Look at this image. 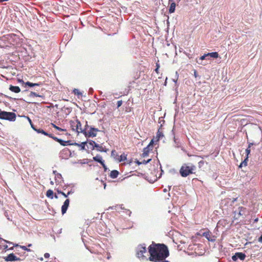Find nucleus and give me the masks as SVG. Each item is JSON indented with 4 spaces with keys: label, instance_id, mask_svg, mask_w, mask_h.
Returning a JSON list of instances; mask_svg holds the SVG:
<instances>
[{
    "label": "nucleus",
    "instance_id": "f257e3e1",
    "mask_svg": "<svg viewBox=\"0 0 262 262\" xmlns=\"http://www.w3.org/2000/svg\"><path fill=\"white\" fill-rule=\"evenodd\" d=\"M148 249L150 254L148 259L152 262H160L169 255L167 247L163 244H156L152 242Z\"/></svg>",
    "mask_w": 262,
    "mask_h": 262
},
{
    "label": "nucleus",
    "instance_id": "f03ea898",
    "mask_svg": "<svg viewBox=\"0 0 262 262\" xmlns=\"http://www.w3.org/2000/svg\"><path fill=\"white\" fill-rule=\"evenodd\" d=\"M196 166L191 163L184 164L180 169V173L183 177H186L190 174L195 173Z\"/></svg>",
    "mask_w": 262,
    "mask_h": 262
},
{
    "label": "nucleus",
    "instance_id": "7ed1b4c3",
    "mask_svg": "<svg viewBox=\"0 0 262 262\" xmlns=\"http://www.w3.org/2000/svg\"><path fill=\"white\" fill-rule=\"evenodd\" d=\"M147 253V250L145 244L139 245L136 249V255L141 260H147V257L144 254Z\"/></svg>",
    "mask_w": 262,
    "mask_h": 262
},
{
    "label": "nucleus",
    "instance_id": "20e7f679",
    "mask_svg": "<svg viewBox=\"0 0 262 262\" xmlns=\"http://www.w3.org/2000/svg\"><path fill=\"white\" fill-rule=\"evenodd\" d=\"M98 132H99V130L98 128L89 126L88 125V122L86 121L83 133V134L86 137H95L97 136Z\"/></svg>",
    "mask_w": 262,
    "mask_h": 262
},
{
    "label": "nucleus",
    "instance_id": "39448f33",
    "mask_svg": "<svg viewBox=\"0 0 262 262\" xmlns=\"http://www.w3.org/2000/svg\"><path fill=\"white\" fill-rule=\"evenodd\" d=\"M248 213L249 211L246 208L243 206L239 207L233 212V219L235 220H239L241 218L244 219Z\"/></svg>",
    "mask_w": 262,
    "mask_h": 262
},
{
    "label": "nucleus",
    "instance_id": "423d86ee",
    "mask_svg": "<svg viewBox=\"0 0 262 262\" xmlns=\"http://www.w3.org/2000/svg\"><path fill=\"white\" fill-rule=\"evenodd\" d=\"M70 125L72 129L77 133H84V128L81 127V123L78 119L70 121Z\"/></svg>",
    "mask_w": 262,
    "mask_h": 262
},
{
    "label": "nucleus",
    "instance_id": "0eeeda50",
    "mask_svg": "<svg viewBox=\"0 0 262 262\" xmlns=\"http://www.w3.org/2000/svg\"><path fill=\"white\" fill-rule=\"evenodd\" d=\"M0 119L14 121L16 119V115L14 113L0 111Z\"/></svg>",
    "mask_w": 262,
    "mask_h": 262
},
{
    "label": "nucleus",
    "instance_id": "6e6552de",
    "mask_svg": "<svg viewBox=\"0 0 262 262\" xmlns=\"http://www.w3.org/2000/svg\"><path fill=\"white\" fill-rule=\"evenodd\" d=\"M203 236L205 237L209 241L214 242L215 241V236L213 235L212 233L208 230L203 233Z\"/></svg>",
    "mask_w": 262,
    "mask_h": 262
},
{
    "label": "nucleus",
    "instance_id": "1a4fd4ad",
    "mask_svg": "<svg viewBox=\"0 0 262 262\" xmlns=\"http://www.w3.org/2000/svg\"><path fill=\"white\" fill-rule=\"evenodd\" d=\"M246 257V255L242 252H237L235 255H233L232 259L233 261H236L238 258L241 260H244Z\"/></svg>",
    "mask_w": 262,
    "mask_h": 262
},
{
    "label": "nucleus",
    "instance_id": "9d476101",
    "mask_svg": "<svg viewBox=\"0 0 262 262\" xmlns=\"http://www.w3.org/2000/svg\"><path fill=\"white\" fill-rule=\"evenodd\" d=\"M6 261H13L19 260V258L16 256L13 253L9 254L4 258Z\"/></svg>",
    "mask_w": 262,
    "mask_h": 262
},
{
    "label": "nucleus",
    "instance_id": "9b49d317",
    "mask_svg": "<svg viewBox=\"0 0 262 262\" xmlns=\"http://www.w3.org/2000/svg\"><path fill=\"white\" fill-rule=\"evenodd\" d=\"M51 138H52L55 141L58 142L61 145L66 146L67 145V144H70V141H63L54 136L53 135H52Z\"/></svg>",
    "mask_w": 262,
    "mask_h": 262
},
{
    "label": "nucleus",
    "instance_id": "f8f14e48",
    "mask_svg": "<svg viewBox=\"0 0 262 262\" xmlns=\"http://www.w3.org/2000/svg\"><path fill=\"white\" fill-rule=\"evenodd\" d=\"M93 160L95 161L99 162L104 168H106L104 161L102 160V157L100 155H97L96 156L93 157Z\"/></svg>",
    "mask_w": 262,
    "mask_h": 262
},
{
    "label": "nucleus",
    "instance_id": "ddd939ff",
    "mask_svg": "<svg viewBox=\"0 0 262 262\" xmlns=\"http://www.w3.org/2000/svg\"><path fill=\"white\" fill-rule=\"evenodd\" d=\"M201 158L200 156H193L192 160L194 162L198 161V166L200 168H202L203 165L205 163V161L203 160L199 161V159Z\"/></svg>",
    "mask_w": 262,
    "mask_h": 262
},
{
    "label": "nucleus",
    "instance_id": "4468645a",
    "mask_svg": "<svg viewBox=\"0 0 262 262\" xmlns=\"http://www.w3.org/2000/svg\"><path fill=\"white\" fill-rule=\"evenodd\" d=\"M69 203L70 200L69 199H67L63 203V204L61 207V212L62 214H64L66 212L69 207Z\"/></svg>",
    "mask_w": 262,
    "mask_h": 262
},
{
    "label": "nucleus",
    "instance_id": "2eb2a0df",
    "mask_svg": "<svg viewBox=\"0 0 262 262\" xmlns=\"http://www.w3.org/2000/svg\"><path fill=\"white\" fill-rule=\"evenodd\" d=\"M31 126H32V127L33 128V129L34 130H35L36 132H37L38 133H41V134H43L45 136H48L50 138H51L53 134H48V133H47L46 132H45V130H43L41 128H39V129H36L35 127H34L33 126V125L31 124Z\"/></svg>",
    "mask_w": 262,
    "mask_h": 262
},
{
    "label": "nucleus",
    "instance_id": "dca6fc26",
    "mask_svg": "<svg viewBox=\"0 0 262 262\" xmlns=\"http://www.w3.org/2000/svg\"><path fill=\"white\" fill-rule=\"evenodd\" d=\"M94 143V147L96 148L97 150L100 152H107L108 150L107 149L105 148L102 145H100L95 143V142L93 141Z\"/></svg>",
    "mask_w": 262,
    "mask_h": 262
},
{
    "label": "nucleus",
    "instance_id": "f3484780",
    "mask_svg": "<svg viewBox=\"0 0 262 262\" xmlns=\"http://www.w3.org/2000/svg\"><path fill=\"white\" fill-rule=\"evenodd\" d=\"M152 150V148L150 147L149 146H147L146 147L144 148L142 153L143 157H145L148 156L149 151Z\"/></svg>",
    "mask_w": 262,
    "mask_h": 262
},
{
    "label": "nucleus",
    "instance_id": "a211bd4d",
    "mask_svg": "<svg viewBox=\"0 0 262 262\" xmlns=\"http://www.w3.org/2000/svg\"><path fill=\"white\" fill-rule=\"evenodd\" d=\"M248 147L246 149V158H249V155H250V152H251V147L253 145H256V144L251 143V142H248Z\"/></svg>",
    "mask_w": 262,
    "mask_h": 262
},
{
    "label": "nucleus",
    "instance_id": "6ab92c4d",
    "mask_svg": "<svg viewBox=\"0 0 262 262\" xmlns=\"http://www.w3.org/2000/svg\"><path fill=\"white\" fill-rule=\"evenodd\" d=\"M9 90L14 93H18L20 92V89L18 86H13L12 85H10Z\"/></svg>",
    "mask_w": 262,
    "mask_h": 262
},
{
    "label": "nucleus",
    "instance_id": "aec40b11",
    "mask_svg": "<svg viewBox=\"0 0 262 262\" xmlns=\"http://www.w3.org/2000/svg\"><path fill=\"white\" fill-rule=\"evenodd\" d=\"M176 6V5L175 2H172L170 4V6L168 10V12L169 13H172L174 12Z\"/></svg>",
    "mask_w": 262,
    "mask_h": 262
},
{
    "label": "nucleus",
    "instance_id": "412c9836",
    "mask_svg": "<svg viewBox=\"0 0 262 262\" xmlns=\"http://www.w3.org/2000/svg\"><path fill=\"white\" fill-rule=\"evenodd\" d=\"M25 84L26 86H29L30 87H32V86H40L42 84L41 82H39V83H32V82H31L30 81H27L25 83Z\"/></svg>",
    "mask_w": 262,
    "mask_h": 262
},
{
    "label": "nucleus",
    "instance_id": "4be33fe9",
    "mask_svg": "<svg viewBox=\"0 0 262 262\" xmlns=\"http://www.w3.org/2000/svg\"><path fill=\"white\" fill-rule=\"evenodd\" d=\"M119 175V172L116 170H112L110 174L111 178L113 179L116 178Z\"/></svg>",
    "mask_w": 262,
    "mask_h": 262
},
{
    "label": "nucleus",
    "instance_id": "5701e85b",
    "mask_svg": "<svg viewBox=\"0 0 262 262\" xmlns=\"http://www.w3.org/2000/svg\"><path fill=\"white\" fill-rule=\"evenodd\" d=\"M163 137V134L162 133V132L161 130V129L159 128L157 133V135H156V141H158L159 140V139Z\"/></svg>",
    "mask_w": 262,
    "mask_h": 262
},
{
    "label": "nucleus",
    "instance_id": "b1692460",
    "mask_svg": "<svg viewBox=\"0 0 262 262\" xmlns=\"http://www.w3.org/2000/svg\"><path fill=\"white\" fill-rule=\"evenodd\" d=\"M111 156L113 157L115 160L116 161L119 159V155L117 154V151L115 150H112L111 152Z\"/></svg>",
    "mask_w": 262,
    "mask_h": 262
},
{
    "label": "nucleus",
    "instance_id": "393cba45",
    "mask_svg": "<svg viewBox=\"0 0 262 262\" xmlns=\"http://www.w3.org/2000/svg\"><path fill=\"white\" fill-rule=\"evenodd\" d=\"M206 55H207L208 56L212 57L213 58H217L219 57V54L216 52L208 53L206 54Z\"/></svg>",
    "mask_w": 262,
    "mask_h": 262
},
{
    "label": "nucleus",
    "instance_id": "a878e982",
    "mask_svg": "<svg viewBox=\"0 0 262 262\" xmlns=\"http://www.w3.org/2000/svg\"><path fill=\"white\" fill-rule=\"evenodd\" d=\"M126 156L127 155H125L124 153L122 154L121 156H119V159L118 160L117 162H120L122 161H124L126 160Z\"/></svg>",
    "mask_w": 262,
    "mask_h": 262
},
{
    "label": "nucleus",
    "instance_id": "bb28decb",
    "mask_svg": "<svg viewBox=\"0 0 262 262\" xmlns=\"http://www.w3.org/2000/svg\"><path fill=\"white\" fill-rule=\"evenodd\" d=\"M53 194H54L53 191V190H52L51 189H49L47 191L46 195H47V197H48L49 198L53 199Z\"/></svg>",
    "mask_w": 262,
    "mask_h": 262
},
{
    "label": "nucleus",
    "instance_id": "cd10ccee",
    "mask_svg": "<svg viewBox=\"0 0 262 262\" xmlns=\"http://www.w3.org/2000/svg\"><path fill=\"white\" fill-rule=\"evenodd\" d=\"M57 192L59 194H61L62 195H63L65 198L68 197L69 195H70L71 193H73V192L71 190L68 192L67 194L65 193L64 192L61 191V190H57Z\"/></svg>",
    "mask_w": 262,
    "mask_h": 262
},
{
    "label": "nucleus",
    "instance_id": "c85d7f7f",
    "mask_svg": "<svg viewBox=\"0 0 262 262\" xmlns=\"http://www.w3.org/2000/svg\"><path fill=\"white\" fill-rule=\"evenodd\" d=\"M61 178H62V176H61V174L57 173L55 174V179L56 183L57 182L59 183V180L61 179Z\"/></svg>",
    "mask_w": 262,
    "mask_h": 262
},
{
    "label": "nucleus",
    "instance_id": "c756f323",
    "mask_svg": "<svg viewBox=\"0 0 262 262\" xmlns=\"http://www.w3.org/2000/svg\"><path fill=\"white\" fill-rule=\"evenodd\" d=\"M51 125L54 128H55L56 129L59 130V131H63V132H66L67 130L66 129H63V128H61L57 126H56L55 124H53V123H51Z\"/></svg>",
    "mask_w": 262,
    "mask_h": 262
},
{
    "label": "nucleus",
    "instance_id": "7c9ffc66",
    "mask_svg": "<svg viewBox=\"0 0 262 262\" xmlns=\"http://www.w3.org/2000/svg\"><path fill=\"white\" fill-rule=\"evenodd\" d=\"M248 160V158H246L244 161H243L240 165L239 167H242L243 166H246L247 165V161Z\"/></svg>",
    "mask_w": 262,
    "mask_h": 262
},
{
    "label": "nucleus",
    "instance_id": "2f4dec72",
    "mask_svg": "<svg viewBox=\"0 0 262 262\" xmlns=\"http://www.w3.org/2000/svg\"><path fill=\"white\" fill-rule=\"evenodd\" d=\"M30 97H41L40 95H39L38 94H37V93L34 92H31V93L30 94Z\"/></svg>",
    "mask_w": 262,
    "mask_h": 262
},
{
    "label": "nucleus",
    "instance_id": "473e14b6",
    "mask_svg": "<svg viewBox=\"0 0 262 262\" xmlns=\"http://www.w3.org/2000/svg\"><path fill=\"white\" fill-rule=\"evenodd\" d=\"M73 93H74L75 95H76L77 96H81L82 95V93L79 91V90L76 89H75L73 90Z\"/></svg>",
    "mask_w": 262,
    "mask_h": 262
},
{
    "label": "nucleus",
    "instance_id": "72a5a7b5",
    "mask_svg": "<svg viewBox=\"0 0 262 262\" xmlns=\"http://www.w3.org/2000/svg\"><path fill=\"white\" fill-rule=\"evenodd\" d=\"M117 108L119 107L122 104V100L118 101L117 102Z\"/></svg>",
    "mask_w": 262,
    "mask_h": 262
},
{
    "label": "nucleus",
    "instance_id": "f704fd0d",
    "mask_svg": "<svg viewBox=\"0 0 262 262\" xmlns=\"http://www.w3.org/2000/svg\"><path fill=\"white\" fill-rule=\"evenodd\" d=\"M154 139H152L150 143H149V144L147 145V146H149L150 147H151V148H153V144H154Z\"/></svg>",
    "mask_w": 262,
    "mask_h": 262
},
{
    "label": "nucleus",
    "instance_id": "c9c22d12",
    "mask_svg": "<svg viewBox=\"0 0 262 262\" xmlns=\"http://www.w3.org/2000/svg\"><path fill=\"white\" fill-rule=\"evenodd\" d=\"M86 144L85 142H82L81 143V144L80 145V146H81V149H84L85 148V144Z\"/></svg>",
    "mask_w": 262,
    "mask_h": 262
},
{
    "label": "nucleus",
    "instance_id": "e433bc0d",
    "mask_svg": "<svg viewBox=\"0 0 262 262\" xmlns=\"http://www.w3.org/2000/svg\"><path fill=\"white\" fill-rule=\"evenodd\" d=\"M208 56L207 55H206V54H205L204 55L200 57V59L201 60H203L205 59V58Z\"/></svg>",
    "mask_w": 262,
    "mask_h": 262
},
{
    "label": "nucleus",
    "instance_id": "4c0bfd02",
    "mask_svg": "<svg viewBox=\"0 0 262 262\" xmlns=\"http://www.w3.org/2000/svg\"><path fill=\"white\" fill-rule=\"evenodd\" d=\"M150 161H151V159H148L147 161H145V160H143L142 162H141L142 164H146L148 162H149Z\"/></svg>",
    "mask_w": 262,
    "mask_h": 262
},
{
    "label": "nucleus",
    "instance_id": "58836bf2",
    "mask_svg": "<svg viewBox=\"0 0 262 262\" xmlns=\"http://www.w3.org/2000/svg\"><path fill=\"white\" fill-rule=\"evenodd\" d=\"M44 256H45V258H49V256H50V254H49V253H46L44 254Z\"/></svg>",
    "mask_w": 262,
    "mask_h": 262
},
{
    "label": "nucleus",
    "instance_id": "ea45409f",
    "mask_svg": "<svg viewBox=\"0 0 262 262\" xmlns=\"http://www.w3.org/2000/svg\"><path fill=\"white\" fill-rule=\"evenodd\" d=\"M159 67H160L159 65L158 64H157V68L156 69L155 71L157 73H158V70H159Z\"/></svg>",
    "mask_w": 262,
    "mask_h": 262
},
{
    "label": "nucleus",
    "instance_id": "a19ab883",
    "mask_svg": "<svg viewBox=\"0 0 262 262\" xmlns=\"http://www.w3.org/2000/svg\"><path fill=\"white\" fill-rule=\"evenodd\" d=\"M20 248H21L23 250H25L26 249V246H20Z\"/></svg>",
    "mask_w": 262,
    "mask_h": 262
},
{
    "label": "nucleus",
    "instance_id": "79ce46f5",
    "mask_svg": "<svg viewBox=\"0 0 262 262\" xmlns=\"http://www.w3.org/2000/svg\"><path fill=\"white\" fill-rule=\"evenodd\" d=\"M237 198H233V199H232V203H234V202H235V201H237Z\"/></svg>",
    "mask_w": 262,
    "mask_h": 262
},
{
    "label": "nucleus",
    "instance_id": "37998d69",
    "mask_svg": "<svg viewBox=\"0 0 262 262\" xmlns=\"http://www.w3.org/2000/svg\"><path fill=\"white\" fill-rule=\"evenodd\" d=\"M111 256L110 254V253L108 254L107 256V259H109L111 258Z\"/></svg>",
    "mask_w": 262,
    "mask_h": 262
},
{
    "label": "nucleus",
    "instance_id": "c03bdc74",
    "mask_svg": "<svg viewBox=\"0 0 262 262\" xmlns=\"http://www.w3.org/2000/svg\"><path fill=\"white\" fill-rule=\"evenodd\" d=\"M194 76H195V77H197V72H196V71H194Z\"/></svg>",
    "mask_w": 262,
    "mask_h": 262
},
{
    "label": "nucleus",
    "instance_id": "a18cd8bd",
    "mask_svg": "<svg viewBox=\"0 0 262 262\" xmlns=\"http://www.w3.org/2000/svg\"><path fill=\"white\" fill-rule=\"evenodd\" d=\"M93 141H92L90 142V144L92 145H94V143L93 142Z\"/></svg>",
    "mask_w": 262,
    "mask_h": 262
},
{
    "label": "nucleus",
    "instance_id": "49530a36",
    "mask_svg": "<svg viewBox=\"0 0 262 262\" xmlns=\"http://www.w3.org/2000/svg\"><path fill=\"white\" fill-rule=\"evenodd\" d=\"M258 218H256V219H255L254 220V222H255V223H256V222H258Z\"/></svg>",
    "mask_w": 262,
    "mask_h": 262
},
{
    "label": "nucleus",
    "instance_id": "de8ad7c7",
    "mask_svg": "<svg viewBox=\"0 0 262 262\" xmlns=\"http://www.w3.org/2000/svg\"><path fill=\"white\" fill-rule=\"evenodd\" d=\"M25 250V251H31V250H30V249H28V248H27V247H26V250Z\"/></svg>",
    "mask_w": 262,
    "mask_h": 262
},
{
    "label": "nucleus",
    "instance_id": "09e8293b",
    "mask_svg": "<svg viewBox=\"0 0 262 262\" xmlns=\"http://www.w3.org/2000/svg\"><path fill=\"white\" fill-rule=\"evenodd\" d=\"M9 0H0V2H3L5 1H8Z\"/></svg>",
    "mask_w": 262,
    "mask_h": 262
},
{
    "label": "nucleus",
    "instance_id": "8fccbe9b",
    "mask_svg": "<svg viewBox=\"0 0 262 262\" xmlns=\"http://www.w3.org/2000/svg\"><path fill=\"white\" fill-rule=\"evenodd\" d=\"M137 164H138V165H140V164H142V163H141V162H139V161H137Z\"/></svg>",
    "mask_w": 262,
    "mask_h": 262
},
{
    "label": "nucleus",
    "instance_id": "3c124183",
    "mask_svg": "<svg viewBox=\"0 0 262 262\" xmlns=\"http://www.w3.org/2000/svg\"><path fill=\"white\" fill-rule=\"evenodd\" d=\"M28 120H29V122H30V123L31 124V119L29 117H28Z\"/></svg>",
    "mask_w": 262,
    "mask_h": 262
},
{
    "label": "nucleus",
    "instance_id": "603ef678",
    "mask_svg": "<svg viewBox=\"0 0 262 262\" xmlns=\"http://www.w3.org/2000/svg\"><path fill=\"white\" fill-rule=\"evenodd\" d=\"M50 183H51V185H53V184H54V183H53V181H51V182H50Z\"/></svg>",
    "mask_w": 262,
    "mask_h": 262
},
{
    "label": "nucleus",
    "instance_id": "864d4df0",
    "mask_svg": "<svg viewBox=\"0 0 262 262\" xmlns=\"http://www.w3.org/2000/svg\"><path fill=\"white\" fill-rule=\"evenodd\" d=\"M31 246H32V244H29V245H28V247H31Z\"/></svg>",
    "mask_w": 262,
    "mask_h": 262
},
{
    "label": "nucleus",
    "instance_id": "5fc2aeb1",
    "mask_svg": "<svg viewBox=\"0 0 262 262\" xmlns=\"http://www.w3.org/2000/svg\"><path fill=\"white\" fill-rule=\"evenodd\" d=\"M171 0H169V2Z\"/></svg>",
    "mask_w": 262,
    "mask_h": 262
}]
</instances>
